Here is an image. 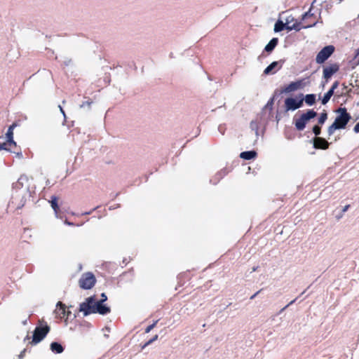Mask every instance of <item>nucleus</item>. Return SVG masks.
Returning <instances> with one entry per match:
<instances>
[{
	"instance_id": "nucleus-1",
	"label": "nucleus",
	"mask_w": 359,
	"mask_h": 359,
	"mask_svg": "<svg viewBox=\"0 0 359 359\" xmlns=\"http://www.w3.org/2000/svg\"><path fill=\"white\" fill-rule=\"evenodd\" d=\"M101 296L102 299L98 302L95 301L94 296L88 297L84 302L80 304L79 311L83 312L84 316L96 313L105 315L109 313V307L102 304V303L107 299V297L104 293H102Z\"/></svg>"
},
{
	"instance_id": "nucleus-2",
	"label": "nucleus",
	"mask_w": 359,
	"mask_h": 359,
	"mask_svg": "<svg viewBox=\"0 0 359 359\" xmlns=\"http://www.w3.org/2000/svg\"><path fill=\"white\" fill-rule=\"evenodd\" d=\"M338 114L334 121L327 128L328 136L334 134L335 130L346 128L348 123L351 119V114L347 111L346 107H339L336 110Z\"/></svg>"
},
{
	"instance_id": "nucleus-3",
	"label": "nucleus",
	"mask_w": 359,
	"mask_h": 359,
	"mask_svg": "<svg viewBox=\"0 0 359 359\" xmlns=\"http://www.w3.org/2000/svg\"><path fill=\"white\" fill-rule=\"evenodd\" d=\"M314 25H316L315 20H313L309 24L302 25L301 22H295L292 25H290V17H287L285 23L281 20H278L276 22L274 25V32H279L283 31L284 29H287V31H292L293 29L299 31L302 29L312 27Z\"/></svg>"
},
{
	"instance_id": "nucleus-4",
	"label": "nucleus",
	"mask_w": 359,
	"mask_h": 359,
	"mask_svg": "<svg viewBox=\"0 0 359 359\" xmlns=\"http://www.w3.org/2000/svg\"><path fill=\"white\" fill-rule=\"evenodd\" d=\"M50 327L43 320H39V325L34 330L31 344L35 345L42 341L50 332Z\"/></svg>"
},
{
	"instance_id": "nucleus-5",
	"label": "nucleus",
	"mask_w": 359,
	"mask_h": 359,
	"mask_svg": "<svg viewBox=\"0 0 359 359\" xmlns=\"http://www.w3.org/2000/svg\"><path fill=\"white\" fill-rule=\"evenodd\" d=\"M95 283L96 279L95 276L90 272L83 273L79 281L80 287L84 290L91 289L95 285Z\"/></svg>"
},
{
	"instance_id": "nucleus-6",
	"label": "nucleus",
	"mask_w": 359,
	"mask_h": 359,
	"mask_svg": "<svg viewBox=\"0 0 359 359\" xmlns=\"http://www.w3.org/2000/svg\"><path fill=\"white\" fill-rule=\"evenodd\" d=\"M335 48L333 45L325 46L316 55V62L318 64L324 63L334 52Z\"/></svg>"
},
{
	"instance_id": "nucleus-7",
	"label": "nucleus",
	"mask_w": 359,
	"mask_h": 359,
	"mask_svg": "<svg viewBox=\"0 0 359 359\" xmlns=\"http://www.w3.org/2000/svg\"><path fill=\"white\" fill-rule=\"evenodd\" d=\"M339 70V65L337 63L330 64L323 68V74L325 83H327L331 77Z\"/></svg>"
},
{
	"instance_id": "nucleus-8",
	"label": "nucleus",
	"mask_w": 359,
	"mask_h": 359,
	"mask_svg": "<svg viewBox=\"0 0 359 359\" xmlns=\"http://www.w3.org/2000/svg\"><path fill=\"white\" fill-rule=\"evenodd\" d=\"M55 313L57 318L60 319L67 320L69 316L71 314V311L66 309V306L62 302H58L56 305Z\"/></svg>"
},
{
	"instance_id": "nucleus-9",
	"label": "nucleus",
	"mask_w": 359,
	"mask_h": 359,
	"mask_svg": "<svg viewBox=\"0 0 359 359\" xmlns=\"http://www.w3.org/2000/svg\"><path fill=\"white\" fill-rule=\"evenodd\" d=\"M303 104V100L297 101L292 97L286 98L285 100V107L286 111L295 110L300 108Z\"/></svg>"
},
{
	"instance_id": "nucleus-10",
	"label": "nucleus",
	"mask_w": 359,
	"mask_h": 359,
	"mask_svg": "<svg viewBox=\"0 0 359 359\" xmlns=\"http://www.w3.org/2000/svg\"><path fill=\"white\" fill-rule=\"evenodd\" d=\"M18 126L17 123H13L11 125L8 129V131L6 134L7 141L5 142L10 147L13 149V147H16V142L13 140V130Z\"/></svg>"
},
{
	"instance_id": "nucleus-11",
	"label": "nucleus",
	"mask_w": 359,
	"mask_h": 359,
	"mask_svg": "<svg viewBox=\"0 0 359 359\" xmlns=\"http://www.w3.org/2000/svg\"><path fill=\"white\" fill-rule=\"evenodd\" d=\"M330 143L325 139L320 137H316L313 139V147L317 149H327Z\"/></svg>"
},
{
	"instance_id": "nucleus-12",
	"label": "nucleus",
	"mask_w": 359,
	"mask_h": 359,
	"mask_svg": "<svg viewBox=\"0 0 359 359\" xmlns=\"http://www.w3.org/2000/svg\"><path fill=\"white\" fill-rule=\"evenodd\" d=\"M302 86V81H297L294 82H291L287 86H285L284 89L283 90V92L284 93H291L293 91H295L299 88H301Z\"/></svg>"
},
{
	"instance_id": "nucleus-13",
	"label": "nucleus",
	"mask_w": 359,
	"mask_h": 359,
	"mask_svg": "<svg viewBox=\"0 0 359 359\" xmlns=\"http://www.w3.org/2000/svg\"><path fill=\"white\" fill-rule=\"evenodd\" d=\"M282 65H279V62H273L271 63L264 71L265 74H270L275 73L277 70L280 69Z\"/></svg>"
},
{
	"instance_id": "nucleus-14",
	"label": "nucleus",
	"mask_w": 359,
	"mask_h": 359,
	"mask_svg": "<svg viewBox=\"0 0 359 359\" xmlns=\"http://www.w3.org/2000/svg\"><path fill=\"white\" fill-rule=\"evenodd\" d=\"M313 20L316 21V24L317 23L316 17L310 13V11L309 12L305 13L302 16V22H300L302 25L305 24H309L311 22H312Z\"/></svg>"
},
{
	"instance_id": "nucleus-15",
	"label": "nucleus",
	"mask_w": 359,
	"mask_h": 359,
	"mask_svg": "<svg viewBox=\"0 0 359 359\" xmlns=\"http://www.w3.org/2000/svg\"><path fill=\"white\" fill-rule=\"evenodd\" d=\"M317 113L313 109H309L306 113L302 114L300 116L307 123L311 118H315Z\"/></svg>"
},
{
	"instance_id": "nucleus-16",
	"label": "nucleus",
	"mask_w": 359,
	"mask_h": 359,
	"mask_svg": "<svg viewBox=\"0 0 359 359\" xmlns=\"http://www.w3.org/2000/svg\"><path fill=\"white\" fill-rule=\"evenodd\" d=\"M257 156V152L255 151H248L241 152L240 157L245 160H251Z\"/></svg>"
},
{
	"instance_id": "nucleus-17",
	"label": "nucleus",
	"mask_w": 359,
	"mask_h": 359,
	"mask_svg": "<svg viewBox=\"0 0 359 359\" xmlns=\"http://www.w3.org/2000/svg\"><path fill=\"white\" fill-rule=\"evenodd\" d=\"M278 43V38H273L269 43L265 46L264 50L266 52H271L277 46Z\"/></svg>"
},
{
	"instance_id": "nucleus-18",
	"label": "nucleus",
	"mask_w": 359,
	"mask_h": 359,
	"mask_svg": "<svg viewBox=\"0 0 359 359\" xmlns=\"http://www.w3.org/2000/svg\"><path fill=\"white\" fill-rule=\"evenodd\" d=\"M50 349L55 353H61L64 351L62 346L57 342H52L50 344Z\"/></svg>"
},
{
	"instance_id": "nucleus-19",
	"label": "nucleus",
	"mask_w": 359,
	"mask_h": 359,
	"mask_svg": "<svg viewBox=\"0 0 359 359\" xmlns=\"http://www.w3.org/2000/svg\"><path fill=\"white\" fill-rule=\"evenodd\" d=\"M294 125L297 130L302 131L305 128L306 123L300 116L294 120Z\"/></svg>"
},
{
	"instance_id": "nucleus-20",
	"label": "nucleus",
	"mask_w": 359,
	"mask_h": 359,
	"mask_svg": "<svg viewBox=\"0 0 359 359\" xmlns=\"http://www.w3.org/2000/svg\"><path fill=\"white\" fill-rule=\"evenodd\" d=\"M305 102L311 106L316 102V95L314 94H308L304 97Z\"/></svg>"
},
{
	"instance_id": "nucleus-21",
	"label": "nucleus",
	"mask_w": 359,
	"mask_h": 359,
	"mask_svg": "<svg viewBox=\"0 0 359 359\" xmlns=\"http://www.w3.org/2000/svg\"><path fill=\"white\" fill-rule=\"evenodd\" d=\"M50 204L52 208L57 213L59 211L60 208L57 205V198L56 196H53L51 197Z\"/></svg>"
},
{
	"instance_id": "nucleus-22",
	"label": "nucleus",
	"mask_w": 359,
	"mask_h": 359,
	"mask_svg": "<svg viewBox=\"0 0 359 359\" xmlns=\"http://www.w3.org/2000/svg\"><path fill=\"white\" fill-rule=\"evenodd\" d=\"M327 113L326 112V111H324L323 112H322L318 118V123L319 125L322 126L324 124V123L326 121V120L327 119Z\"/></svg>"
},
{
	"instance_id": "nucleus-23",
	"label": "nucleus",
	"mask_w": 359,
	"mask_h": 359,
	"mask_svg": "<svg viewBox=\"0 0 359 359\" xmlns=\"http://www.w3.org/2000/svg\"><path fill=\"white\" fill-rule=\"evenodd\" d=\"M312 130H313V133L315 134V135L316 137H318L321 133V127L320 126H318V125H315L313 127Z\"/></svg>"
},
{
	"instance_id": "nucleus-24",
	"label": "nucleus",
	"mask_w": 359,
	"mask_h": 359,
	"mask_svg": "<svg viewBox=\"0 0 359 359\" xmlns=\"http://www.w3.org/2000/svg\"><path fill=\"white\" fill-rule=\"evenodd\" d=\"M331 97L326 93L323 97L321 100V102L323 104H326L330 100Z\"/></svg>"
},
{
	"instance_id": "nucleus-25",
	"label": "nucleus",
	"mask_w": 359,
	"mask_h": 359,
	"mask_svg": "<svg viewBox=\"0 0 359 359\" xmlns=\"http://www.w3.org/2000/svg\"><path fill=\"white\" fill-rule=\"evenodd\" d=\"M2 149L10 151H13V149L11 148L10 147H8V145L7 144H6L5 142L0 144V150H2Z\"/></svg>"
},
{
	"instance_id": "nucleus-26",
	"label": "nucleus",
	"mask_w": 359,
	"mask_h": 359,
	"mask_svg": "<svg viewBox=\"0 0 359 359\" xmlns=\"http://www.w3.org/2000/svg\"><path fill=\"white\" fill-rule=\"evenodd\" d=\"M158 339V335L156 334L152 339L149 340L147 342H146L143 346L142 348H144L146 346L151 344L153 341H156Z\"/></svg>"
},
{
	"instance_id": "nucleus-27",
	"label": "nucleus",
	"mask_w": 359,
	"mask_h": 359,
	"mask_svg": "<svg viewBox=\"0 0 359 359\" xmlns=\"http://www.w3.org/2000/svg\"><path fill=\"white\" fill-rule=\"evenodd\" d=\"M158 320H156L153 324L149 325L146 329H145V332L146 333H149L156 325Z\"/></svg>"
},
{
	"instance_id": "nucleus-28",
	"label": "nucleus",
	"mask_w": 359,
	"mask_h": 359,
	"mask_svg": "<svg viewBox=\"0 0 359 359\" xmlns=\"http://www.w3.org/2000/svg\"><path fill=\"white\" fill-rule=\"evenodd\" d=\"M339 85V82L338 81H335L332 83V86H331L330 89H332L333 90H335L338 88Z\"/></svg>"
},
{
	"instance_id": "nucleus-29",
	"label": "nucleus",
	"mask_w": 359,
	"mask_h": 359,
	"mask_svg": "<svg viewBox=\"0 0 359 359\" xmlns=\"http://www.w3.org/2000/svg\"><path fill=\"white\" fill-rule=\"evenodd\" d=\"M353 130L356 133H359V122L355 124V126L353 128Z\"/></svg>"
},
{
	"instance_id": "nucleus-30",
	"label": "nucleus",
	"mask_w": 359,
	"mask_h": 359,
	"mask_svg": "<svg viewBox=\"0 0 359 359\" xmlns=\"http://www.w3.org/2000/svg\"><path fill=\"white\" fill-rule=\"evenodd\" d=\"M91 103H92V102H89V101L84 102H83V104L81 105V107H84L85 105H87V106L90 107V104H91Z\"/></svg>"
},
{
	"instance_id": "nucleus-31",
	"label": "nucleus",
	"mask_w": 359,
	"mask_h": 359,
	"mask_svg": "<svg viewBox=\"0 0 359 359\" xmlns=\"http://www.w3.org/2000/svg\"><path fill=\"white\" fill-rule=\"evenodd\" d=\"M289 17H290V25H292L295 22H298L297 20H294L293 17H292V16H289Z\"/></svg>"
},
{
	"instance_id": "nucleus-32",
	"label": "nucleus",
	"mask_w": 359,
	"mask_h": 359,
	"mask_svg": "<svg viewBox=\"0 0 359 359\" xmlns=\"http://www.w3.org/2000/svg\"><path fill=\"white\" fill-rule=\"evenodd\" d=\"M327 93L329 95V96L332 97L334 93V90H333L332 89H330Z\"/></svg>"
},
{
	"instance_id": "nucleus-33",
	"label": "nucleus",
	"mask_w": 359,
	"mask_h": 359,
	"mask_svg": "<svg viewBox=\"0 0 359 359\" xmlns=\"http://www.w3.org/2000/svg\"><path fill=\"white\" fill-rule=\"evenodd\" d=\"M26 350L24 349L20 353V355H18L19 358L20 359H22L23 357H24V355H25V353Z\"/></svg>"
},
{
	"instance_id": "nucleus-34",
	"label": "nucleus",
	"mask_w": 359,
	"mask_h": 359,
	"mask_svg": "<svg viewBox=\"0 0 359 359\" xmlns=\"http://www.w3.org/2000/svg\"><path fill=\"white\" fill-rule=\"evenodd\" d=\"M262 290L257 291L255 294H254L252 296H251L250 299H253Z\"/></svg>"
},
{
	"instance_id": "nucleus-35",
	"label": "nucleus",
	"mask_w": 359,
	"mask_h": 359,
	"mask_svg": "<svg viewBox=\"0 0 359 359\" xmlns=\"http://www.w3.org/2000/svg\"><path fill=\"white\" fill-rule=\"evenodd\" d=\"M296 299H294L292 301H291L287 305H286L283 309V310H284L285 309H286L287 306H289L290 305L292 304L294 302H295Z\"/></svg>"
},
{
	"instance_id": "nucleus-36",
	"label": "nucleus",
	"mask_w": 359,
	"mask_h": 359,
	"mask_svg": "<svg viewBox=\"0 0 359 359\" xmlns=\"http://www.w3.org/2000/svg\"><path fill=\"white\" fill-rule=\"evenodd\" d=\"M355 93L359 95V85L355 86Z\"/></svg>"
},
{
	"instance_id": "nucleus-37",
	"label": "nucleus",
	"mask_w": 359,
	"mask_h": 359,
	"mask_svg": "<svg viewBox=\"0 0 359 359\" xmlns=\"http://www.w3.org/2000/svg\"><path fill=\"white\" fill-rule=\"evenodd\" d=\"M349 207H350V205H346V206L343 208L342 211H343V212H346V211H347Z\"/></svg>"
},
{
	"instance_id": "nucleus-38",
	"label": "nucleus",
	"mask_w": 359,
	"mask_h": 359,
	"mask_svg": "<svg viewBox=\"0 0 359 359\" xmlns=\"http://www.w3.org/2000/svg\"><path fill=\"white\" fill-rule=\"evenodd\" d=\"M60 107V111L63 114L64 116H65V111L63 110V109L62 108L61 106H59Z\"/></svg>"
},
{
	"instance_id": "nucleus-39",
	"label": "nucleus",
	"mask_w": 359,
	"mask_h": 359,
	"mask_svg": "<svg viewBox=\"0 0 359 359\" xmlns=\"http://www.w3.org/2000/svg\"><path fill=\"white\" fill-rule=\"evenodd\" d=\"M60 107V111L63 114L64 116H65V111L63 110V109L62 108L61 106H59Z\"/></svg>"
},
{
	"instance_id": "nucleus-40",
	"label": "nucleus",
	"mask_w": 359,
	"mask_h": 359,
	"mask_svg": "<svg viewBox=\"0 0 359 359\" xmlns=\"http://www.w3.org/2000/svg\"><path fill=\"white\" fill-rule=\"evenodd\" d=\"M342 86H343L344 89H346L347 88V86L345 85V83H343Z\"/></svg>"
},
{
	"instance_id": "nucleus-41",
	"label": "nucleus",
	"mask_w": 359,
	"mask_h": 359,
	"mask_svg": "<svg viewBox=\"0 0 359 359\" xmlns=\"http://www.w3.org/2000/svg\"><path fill=\"white\" fill-rule=\"evenodd\" d=\"M358 18H359V14H358Z\"/></svg>"
}]
</instances>
